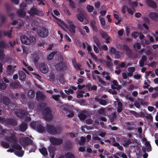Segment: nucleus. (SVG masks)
<instances>
[{"label": "nucleus", "mask_w": 158, "mask_h": 158, "mask_svg": "<svg viewBox=\"0 0 158 158\" xmlns=\"http://www.w3.org/2000/svg\"><path fill=\"white\" fill-rule=\"evenodd\" d=\"M123 48L125 50L127 56L129 57L131 56L132 52L128 46L126 44H124L123 46Z\"/></svg>", "instance_id": "obj_12"}, {"label": "nucleus", "mask_w": 158, "mask_h": 158, "mask_svg": "<svg viewBox=\"0 0 158 158\" xmlns=\"http://www.w3.org/2000/svg\"><path fill=\"white\" fill-rule=\"evenodd\" d=\"M15 154L19 157H22L24 154V151H17L15 152Z\"/></svg>", "instance_id": "obj_32"}, {"label": "nucleus", "mask_w": 158, "mask_h": 158, "mask_svg": "<svg viewBox=\"0 0 158 158\" xmlns=\"http://www.w3.org/2000/svg\"><path fill=\"white\" fill-rule=\"evenodd\" d=\"M98 81L101 83H102L103 85L104 86L106 85V82L105 81L102 80L101 78L99 77L98 78Z\"/></svg>", "instance_id": "obj_63"}, {"label": "nucleus", "mask_w": 158, "mask_h": 158, "mask_svg": "<svg viewBox=\"0 0 158 158\" xmlns=\"http://www.w3.org/2000/svg\"><path fill=\"white\" fill-rule=\"evenodd\" d=\"M55 67L56 70L60 71H63L66 69L67 64L65 62H62L56 64Z\"/></svg>", "instance_id": "obj_8"}, {"label": "nucleus", "mask_w": 158, "mask_h": 158, "mask_svg": "<svg viewBox=\"0 0 158 158\" xmlns=\"http://www.w3.org/2000/svg\"><path fill=\"white\" fill-rule=\"evenodd\" d=\"M28 96L30 98H32L35 96V93L32 90H30L28 92Z\"/></svg>", "instance_id": "obj_27"}, {"label": "nucleus", "mask_w": 158, "mask_h": 158, "mask_svg": "<svg viewBox=\"0 0 158 158\" xmlns=\"http://www.w3.org/2000/svg\"><path fill=\"white\" fill-rule=\"evenodd\" d=\"M130 4L131 5V6L133 7H136L138 5L137 2H130Z\"/></svg>", "instance_id": "obj_64"}, {"label": "nucleus", "mask_w": 158, "mask_h": 158, "mask_svg": "<svg viewBox=\"0 0 158 158\" xmlns=\"http://www.w3.org/2000/svg\"><path fill=\"white\" fill-rule=\"evenodd\" d=\"M134 48H136L137 49H139L141 48V45L140 43H137L133 45Z\"/></svg>", "instance_id": "obj_52"}, {"label": "nucleus", "mask_w": 158, "mask_h": 158, "mask_svg": "<svg viewBox=\"0 0 158 158\" xmlns=\"http://www.w3.org/2000/svg\"><path fill=\"white\" fill-rule=\"evenodd\" d=\"M9 108L12 110H14L15 107L16 105L13 103H10L9 105Z\"/></svg>", "instance_id": "obj_47"}, {"label": "nucleus", "mask_w": 158, "mask_h": 158, "mask_svg": "<svg viewBox=\"0 0 158 158\" xmlns=\"http://www.w3.org/2000/svg\"><path fill=\"white\" fill-rule=\"evenodd\" d=\"M77 17L78 20L82 22L83 21V17L80 15H77Z\"/></svg>", "instance_id": "obj_56"}, {"label": "nucleus", "mask_w": 158, "mask_h": 158, "mask_svg": "<svg viewBox=\"0 0 158 158\" xmlns=\"http://www.w3.org/2000/svg\"><path fill=\"white\" fill-rule=\"evenodd\" d=\"M115 85H111V87L112 89H113L114 90L115 89H120L121 88V85L118 86V87L117 86H115Z\"/></svg>", "instance_id": "obj_53"}, {"label": "nucleus", "mask_w": 158, "mask_h": 158, "mask_svg": "<svg viewBox=\"0 0 158 158\" xmlns=\"http://www.w3.org/2000/svg\"><path fill=\"white\" fill-rule=\"evenodd\" d=\"M56 149V148L54 146L50 145L48 147V151L52 158L54 157V153Z\"/></svg>", "instance_id": "obj_15"}, {"label": "nucleus", "mask_w": 158, "mask_h": 158, "mask_svg": "<svg viewBox=\"0 0 158 158\" xmlns=\"http://www.w3.org/2000/svg\"><path fill=\"white\" fill-rule=\"evenodd\" d=\"M148 110L150 111H153L154 110V111L156 112V110L155 109L154 107L153 106H148Z\"/></svg>", "instance_id": "obj_60"}, {"label": "nucleus", "mask_w": 158, "mask_h": 158, "mask_svg": "<svg viewBox=\"0 0 158 158\" xmlns=\"http://www.w3.org/2000/svg\"><path fill=\"white\" fill-rule=\"evenodd\" d=\"M0 121L1 122H4L6 125L8 126H16L17 123L16 120L12 118H7L5 119L4 118L0 116Z\"/></svg>", "instance_id": "obj_4"}, {"label": "nucleus", "mask_w": 158, "mask_h": 158, "mask_svg": "<svg viewBox=\"0 0 158 158\" xmlns=\"http://www.w3.org/2000/svg\"><path fill=\"white\" fill-rule=\"evenodd\" d=\"M6 46V45L4 42H0V48H4Z\"/></svg>", "instance_id": "obj_57"}, {"label": "nucleus", "mask_w": 158, "mask_h": 158, "mask_svg": "<svg viewBox=\"0 0 158 158\" xmlns=\"http://www.w3.org/2000/svg\"><path fill=\"white\" fill-rule=\"evenodd\" d=\"M75 26L74 25H70L69 31L71 33L73 34L75 32Z\"/></svg>", "instance_id": "obj_28"}, {"label": "nucleus", "mask_w": 158, "mask_h": 158, "mask_svg": "<svg viewBox=\"0 0 158 158\" xmlns=\"http://www.w3.org/2000/svg\"><path fill=\"white\" fill-rule=\"evenodd\" d=\"M39 150L40 153L44 156H45L48 155L47 150L44 147H42L41 148H40Z\"/></svg>", "instance_id": "obj_24"}, {"label": "nucleus", "mask_w": 158, "mask_h": 158, "mask_svg": "<svg viewBox=\"0 0 158 158\" xmlns=\"http://www.w3.org/2000/svg\"><path fill=\"white\" fill-rule=\"evenodd\" d=\"M81 140L79 141V143L80 145H82L84 143L85 141V138L84 136H81Z\"/></svg>", "instance_id": "obj_50"}, {"label": "nucleus", "mask_w": 158, "mask_h": 158, "mask_svg": "<svg viewBox=\"0 0 158 158\" xmlns=\"http://www.w3.org/2000/svg\"><path fill=\"white\" fill-rule=\"evenodd\" d=\"M19 141L20 143L23 147L29 145H32L33 142L32 140L27 137L24 138H20L19 139Z\"/></svg>", "instance_id": "obj_3"}, {"label": "nucleus", "mask_w": 158, "mask_h": 158, "mask_svg": "<svg viewBox=\"0 0 158 158\" xmlns=\"http://www.w3.org/2000/svg\"><path fill=\"white\" fill-rule=\"evenodd\" d=\"M36 128L37 131L40 133H43L45 131V127H43L41 124L38 125Z\"/></svg>", "instance_id": "obj_20"}, {"label": "nucleus", "mask_w": 158, "mask_h": 158, "mask_svg": "<svg viewBox=\"0 0 158 158\" xmlns=\"http://www.w3.org/2000/svg\"><path fill=\"white\" fill-rule=\"evenodd\" d=\"M11 146L12 148L18 150H21L22 149L21 146L16 143L12 144Z\"/></svg>", "instance_id": "obj_22"}, {"label": "nucleus", "mask_w": 158, "mask_h": 158, "mask_svg": "<svg viewBox=\"0 0 158 158\" xmlns=\"http://www.w3.org/2000/svg\"><path fill=\"white\" fill-rule=\"evenodd\" d=\"M31 127L34 129H35L37 127L36 123L35 121H33L30 123Z\"/></svg>", "instance_id": "obj_39"}, {"label": "nucleus", "mask_w": 158, "mask_h": 158, "mask_svg": "<svg viewBox=\"0 0 158 158\" xmlns=\"http://www.w3.org/2000/svg\"><path fill=\"white\" fill-rule=\"evenodd\" d=\"M146 3L148 6L153 8H156L157 5L153 0H146Z\"/></svg>", "instance_id": "obj_13"}, {"label": "nucleus", "mask_w": 158, "mask_h": 158, "mask_svg": "<svg viewBox=\"0 0 158 158\" xmlns=\"http://www.w3.org/2000/svg\"><path fill=\"white\" fill-rule=\"evenodd\" d=\"M60 97V95L59 94L55 95L53 94L52 96V98L56 101H58Z\"/></svg>", "instance_id": "obj_40"}, {"label": "nucleus", "mask_w": 158, "mask_h": 158, "mask_svg": "<svg viewBox=\"0 0 158 158\" xmlns=\"http://www.w3.org/2000/svg\"><path fill=\"white\" fill-rule=\"evenodd\" d=\"M99 104L100 105L105 106L107 104V102L106 100L104 99H101L99 102Z\"/></svg>", "instance_id": "obj_48"}, {"label": "nucleus", "mask_w": 158, "mask_h": 158, "mask_svg": "<svg viewBox=\"0 0 158 158\" xmlns=\"http://www.w3.org/2000/svg\"><path fill=\"white\" fill-rule=\"evenodd\" d=\"M134 104L135 106L138 108H139L140 107V105L139 102L137 101H135L134 102Z\"/></svg>", "instance_id": "obj_61"}, {"label": "nucleus", "mask_w": 158, "mask_h": 158, "mask_svg": "<svg viewBox=\"0 0 158 158\" xmlns=\"http://www.w3.org/2000/svg\"><path fill=\"white\" fill-rule=\"evenodd\" d=\"M26 112L24 110H22L21 113H18L17 114V116L20 117V118H22V117L26 114Z\"/></svg>", "instance_id": "obj_42"}, {"label": "nucleus", "mask_w": 158, "mask_h": 158, "mask_svg": "<svg viewBox=\"0 0 158 158\" xmlns=\"http://www.w3.org/2000/svg\"><path fill=\"white\" fill-rule=\"evenodd\" d=\"M129 72L133 73L135 70V68L134 67H131L128 69Z\"/></svg>", "instance_id": "obj_54"}, {"label": "nucleus", "mask_w": 158, "mask_h": 158, "mask_svg": "<svg viewBox=\"0 0 158 158\" xmlns=\"http://www.w3.org/2000/svg\"><path fill=\"white\" fill-rule=\"evenodd\" d=\"M5 139L9 142L12 144L17 143L16 137L14 134H13L10 136H5Z\"/></svg>", "instance_id": "obj_10"}, {"label": "nucleus", "mask_w": 158, "mask_h": 158, "mask_svg": "<svg viewBox=\"0 0 158 158\" xmlns=\"http://www.w3.org/2000/svg\"><path fill=\"white\" fill-rule=\"evenodd\" d=\"M89 54L92 58L95 59V60H97V57L94 54V53L90 52Z\"/></svg>", "instance_id": "obj_59"}, {"label": "nucleus", "mask_w": 158, "mask_h": 158, "mask_svg": "<svg viewBox=\"0 0 158 158\" xmlns=\"http://www.w3.org/2000/svg\"><path fill=\"white\" fill-rule=\"evenodd\" d=\"M87 9L89 12H91L93 11L94 7L92 6L88 5L87 6Z\"/></svg>", "instance_id": "obj_45"}, {"label": "nucleus", "mask_w": 158, "mask_h": 158, "mask_svg": "<svg viewBox=\"0 0 158 158\" xmlns=\"http://www.w3.org/2000/svg\"><path fill=\"white\" fill-rule=\"evenodd\" d=\"M96 23V21L94 20H93L90 22V25L93 30L95 31H97V27L95 25Z\"/></svg>", "instance_id": "obj_29"}, {"label": "nucleus", "mask_w": 158, "mask_h": 158, "mask_svg": "<svg viewBox=\"0 0 158 158\" xmlns=\"http://www.w3.org/2000/svg\"><path fill=\"white\" fill-rule=\"evenodd\" d=\"M4 35H7L9 38H10L11 37V31L5 32H4Z\"/></svg>", "instance_id": "obj_62"}, {"label": "nucleus", "mask_w": 158, "mask_h": 158, "mask_svg": "<svg viewBox=\"0 0 158 158\" xmlns=\"http://www.w3.org/2000/svg\"><path fill=\"white\" fill-rule=\"evenodd\" d=\"M4 55V50L3 49H0V59H3Z\"/></svg>", "instance_id": "obj_44"}, {"label": "nucleus", "mask_w": 158, "mask_h": 158, "mask_svg": "<svg viewBox=\"0 0 158 158\" xmlns=\"http://www.w3.org/2000/svg\"><path fill=\"white\" fill-rule=\"evenodd\" d=\"M10 99L6 96H3V103L6 105H8L10 103Z\"/></svg>", "instance_id": "obj_23"}, {"label": "nucleus", "mask_w": 158, "mask_h": 158, "mask_svg": "<svg viewBox=\"0 0 158 158\" xmlns=\"http://www.w3.org/2000/svg\"><path fill=\"white\" fill-rule=\"evenodd\" d=\"M32 147L29 150V152H35L36 149V146L34 144H32Z\"/></svg>", "instance_id": "obj_49"}, {"label": "nucleus", "mask_w": 158, "mask_h": 158, "mask_svg": "<svg viewBox=\"0 0 158 158\" xmlns=\"http://www.w3.org/2000/svg\"><path fill=\"white\" fill-rule=\"evenodd\" d=\"M19 79L22 81H24L26 77L25 73L22 71H19Z\"/></svg>", "instance_id": "obj_19"}, {"label": "nucleus", "mask_w": 158, "mask_h": 158, "mask_svg": "<svg viewBox=\"0 0 158 158\" xmlns=\"http://www.w3.org/2000/svg\"><path fill=\"white\" fill-rule=\"evenodd\" d=\"M27 123L25 122H23L22 123L19 125V130L20 131L24 132L27 130Z\"/></svg>", "instance_id": "obj_16"}, {"label": "nucleus", "mask_w": 158, "mask_h": 158, "mask_svg": "<svg viewBox=\"0 0 158 158\" xmlns=\"http://www.w3.org/2000/svg\"><path fill=\"white\" fill-rule=\"evenodd\" d=\"M1 144L3 147L6 148H8L10 146L9 143L4 141H1Z\"/></svg>", "instance_id": "obj_31"}, {"label": "nucleus", "mask_w": 158, "mask_h": 158, "mask_svg": "<svg viewBox=\"0 0 158 158\" xmlns=\"http://www.w3.org/2000/svg\"><path fill=\"white\" fill-rule=\"evenodd\" d=\"M42 113L44 118L47 121H50L53 118L52 111L48 107H46L42 110Z\"/></svg>", "instance_id": "obj_2"}, {"label": "nucleus", "mask_w": 158, "mask_h": 158, "mask_svg": "<svg viewBox=\"0 0 158 158\" xmlns=\"http://www.w3.org/2000/svg\"><path fill=\"white\" fill-rule=\"evenodd\" d=\"M66 147L69 148H71L72 147V145L71 142L69 140H67L65 142Z\"/></svg>", "instance_id": "obj_38"}, {"label": "nucleus", "mask_w": 158, "mask_h": 158, "mask_svg": "<svg viewBox=\"0 0 158 158\" xmlns=\"http://www.w3.org/2000/svg\"><path fill=\"white\" fill-rule=\"evenodd\" d=\"M122 143V145L125 148H127L131 143V139L127 138L123 141Z\"/></svg>", "instance_id": "obj_18"}, {"label": "nucleus", "mask_w": 158, "mask_h": 158, "mask_svg": "<svg viewBox=\"0 0 158 158\" xmlns=\"http://www.w3.org/2000/svg\"><path fill=\"white\" fill-rule=\"evenodd\" d=\"M86 123L88 124H91L93 123V121L90 118L87 119L85 120Z\"/></svg>", "instance_id": "obj_55"}, {"label": "nucleus", "mask_w": 158, "mask_h": 158, "mask_svg": "<svg viewBox=\"0 0 158 158\" xmlns=\"http://www.w3.org/2000/svg\"><path fill=\"white\" fill-rule=\"evenodd\" d=\"M49 140L52 144L54 145H60L63 143L62 139H60L55 137H51L49 138Z\"/></svg>", "instance_id": "obj_6"}, {"label": "nucleus", "mask_w": 158, "mask_h": 158, "mask_svg": "<svg viewBox=\"0 0 158 158\" xmlns=\"http://www.w3.org/2000/svg\"><path fill=\"white\" fill-rule=\"evenodd\" d=\"M57 79L58 80L60 84H64L65 83V80L62 75L59 74L58 75Z\"/></svg>", "instance_id": "obj_21"}, {"label": "nucleus", "mask_w": 158, "mask_h": 158, "mask_svg": "<svg viewBox=\"0 0 158 158\" xmlns=\"http://www.w3.org/2000/svg\"><path fill=\"white\" fill-rule=\"evenodd\" d=\"M149 17L152 20H158V13H157L150 12L149 14Z\"/></svg>", "instance_id": "obj_17"}, {"label": "nucleus", "mask_w": 158, "mask_h": 158, "mask_svg": "<svg viewBox=\"0 0 158 158\" xmlns=\"http://www.w3.org/2000/svg\"><path fill=\"white\" fill-rule=\"evenodd\" d=\"M105 112V109L103 108H101L98 110V113L100 114H102Z\"/></svg>", "instance_id": "obj_58"}, {"label": "nucleus", "mask_w": 158, "mask_h": 158, "mask_svg": "<svg viewBox=\"0 0 158 158\" xmlns=\"http://www.w3.org/2000/svg\"><path fill=\"white\" fill-rule=\"evenodd\" d=\"M39 69L40 71L44 73H47L48 71V68L44 63L41 62L40 65Z\"/></svg>", "instance_id": "obj_9"}, {"label": "nucleus", "mask_w": 158, "mask_h": 158, "mask_svg": "<svg viewBox=\"0 0 158 158\" xmlns=\"http://www.w3.org/2000/svg\"><path fill=\"white\" fill-rule=\"evenodd\" d=\"M115 54V58L118 59H121V57L122 56V53L121 52L117 51Z\"/></svg>", "instance_id": "obj_35"}, {"label": "nucleus", "mask_w": 158, "mask_h": 158, "mask_svg": "<svg viewBox=\"0 0 158 158\" xmlns=\"http://www.w3.org/2000/svg\"><path fill=\"white\" fill-rule=\"evenodd\" d=\"M37 100L38 101H44L46 97V95L40 91L37 92L36 94Z\"/></svg>", "instance_id": "obj_11"}, {"label": "nucleus", "mask_w": 158, "mask_h": 158, "mask_svg": "<svg viewBox=\"0 0 158 158\" xmlns=\"http://www.w3.org/2000/svg\"><path fill=\"white\" fill-rule=\"evenodd\" d=\"M37 34L39 36L42 37H45L48 36V31L45 28H41L39 30H37Z\"/></svg>", "instance_id": "obj_7"}, {"label": "nucleus", "mask_w": 158, "mask_h": 158, "mask_svg": "<svg viewBox=\"0 0 158 158\" xmlns=\"http://www.w3.org/2000/svg\"><path fill=\"white\" fill-rule=\"evenodd\" d=\"M106 66L109 68L110 69L112 67V65L113 64L111 62V61H106Z\"/></svg>", "instance_id": "obj_43"}, {"label": "nucleus", "mask_w": 158, "mask_h": 158, "mask_svg": "<svg viewBox=\"0 0 158 158\" xmlns=\"http://www.w3.org/2000/svg\"><path fill=\"white\" fill-rule=\"evenodd\" d=\"M99 17L102 27L103 29H105V28L103 27L106 24V22L104 18L102 17H100V16H99Z\"/></svg>", "instance_id": "obj_30"}, {"label": "nucleus", "mask_w": 158, "mask_h": 158, "mask_svg": "<svg viewBox=\"0 0 158 158\" xmlns=\"http://www.w3.org/2000/svg\"><path fill=\"white\" fill-rule=\"evenodd\" d=\"M56 54L55 52H52L50 53L47 57V59L48 60H51L52 59L54 55Z\"/></svg>", "instance_id": "obj_34"}, {"label": "nucleus", "mask_w": 158, "mask_h": 158, "mask_svg": "<svg viewBox=\"0 0 158 158\" xmlns=\"http://www.w3.org/2000/svg\"><path fill=\"white\" fill-rule=\"evenodd\" d=\"M65 156L66 158H74V155L70 152H67L66 153Z\"/></svg>", "instance_id": "obj_37"}, {"label": "nucleus", "mask_w": 158, "mask_h": 158, "mask_svg": "<svg viewBox=\"0 0 158 158\" xmlns=\"http://www.w3.org/2000/svg\"><path fill=\"white\" fill-rule=\"evenodd\" d=\"M110 53L112 54H115V53L117 51H116V49L113 47H111L110 48Z\"/></svg>", "instance_id": "obj_46"}, {"label": "nucleus", "mask_w": 158, "mask_h": 158, "mask_svg": "<svg viewBox=\"0 0 158 158\" xmlns=\"http://www.w3.org/2000/svg\"><path fill=\"white\" fill-rule=\"evenodd\" d=\"M100 35L103 39L105 40H109L108 36L106 32L102 31L100 33Z\"/></svg>", "instance_id": "obj_33"}, {"label": "nucleus", "mask_w": 158, "mask_h": 158, "mask_svg": "<svg viewBox=\"0 0 158 158\" xmlns=\"http://www.w3.org/2000/svg\"><path fill=\"white\" fill-rule=\"evenodd\" d=\"M72 63L74 67L77 69V70H80L81 65L79 63H77L76 60H72Z\"/></svg>", "instance_id": "obj_25"}, {"label": "nucleus", "mask_w": 158, "mask_h": 158, "mask_svg": "<svg viewBox=\"0 0 158 158\" xmlns=\"http://www.w3.org/2000/svg\"><path fill=\"white\" fill-rule=\"evenodd\" d=\"M18 15L20 17H24L25 16L26 13L23 10H20L17 11Z\"/></svg>", "instance_id": "obj_36"}, {"label": "nucleus", "mask_w": 158, "mask_h": 158, "mask_svg": "<svg viewBox=\"0 0 158 158\" xmlns=\"http://www.w3.org/2000/svg\"><path fill=\"white\" fill-rule=\"evenodd\" d=\"M6 87V85L3 82L2 83L0 82V89H1L5 90Z\"/></svg>", "instance_id": "obj_41"}, {"label": "nucleus", "mask_w": 158, "mask_h": 158, "mask_svg": "<svg viewBox=\"0 0 158 158\" xmlns=\"http://www.w3.org/2000/svg\"><path fill=\"white\" fill-rule=\"evenodd\" d=\"M78 117L80 120H83L86 118V115L83 112H81L78 113Z\"/></svg>", "instance_id": "obj_26"}, {"label": "nucleus", "mask_w": 158, "mask_h": 158, "mask_svg": "<svg viewBox=\"0 0 158 158\" xmlns=\"http://www.w3.org/2000/svg\"><path fill=\"white\" fill-rule=\"evenodd\" d=\"M46 130L48 133L52 135L60 134L62 131V129L60 127H56L52 124H47Z\"/></svg>", "instance_id": "obj_1"}, {"label": "nucleus", "mask_w": 158, "mask_h": 158, "mask_svg": "<svg viewBox=\"0 0 158 158\" xmlns=\"http://www.w3.org/2000/svg\"><path fill=\"white\" fill-rule=\"evenodd\" d=\"M139 33L137 32H134L132 33V36L134 38L136 39L139 35Z\"/></svg>", "instance_id": "obj_51"}, {"label": "nucleus", "mask_w": 158, "mask_h": 158, "mask_svg": "<svg viewBox=\"0 0 158 158\" xmlns=\"http://www.w3.org/2000/svg\"><path fill=\"white\" fill-rule=\"evenodd\" d=\"M10 85L12 89H15L19 88L21 85L18 81H16L14 82H10Z\"/></svg>", "instance_id": "obj_14"}, {"label": "nucleus", "mask_w": 158, "mask_h": 158, "mask_svg": "<svg viewBox=\"0 0 158 158\" xmlns=\"http://www.w3.org/2000/svg\"><path fill=\"white\" fill-rule=\"evenodd\" d=\"M28 13L31 16L37 15L40 16H42L44 15V13L41 10H39L35 7L31 8L30 10L28 11Z\"/></svg>", "instance_id": "obj_5"}]
</instances>
